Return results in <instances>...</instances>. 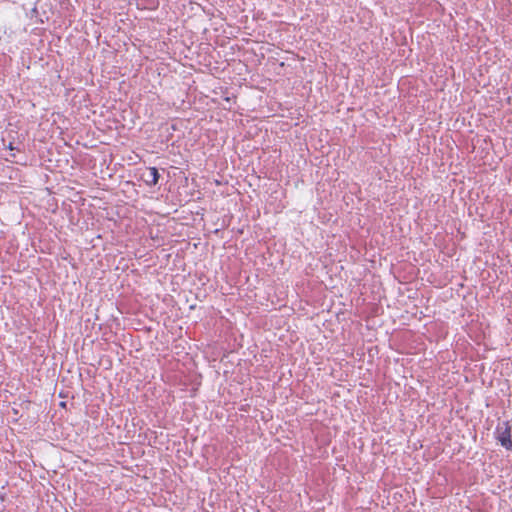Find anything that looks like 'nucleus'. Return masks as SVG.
Here are the masks:
<instances>
[{"instance_id": "1", "label": "nucleus", "mask_w": 512, "mask_h": 512, "mask_svg": "<svg viewBox=\"0 0 512 512\" xmlns=\"http://www.w3.org/2000/svg\"><path fill=\"white\" fill-rule=\"evenodd\" d=\"M497 439L507 450L512 449L511 426L508 422L499 423L496 428Z\"/></svg>"}, {"instance_id": "2", "label": "nucleus", "mask_w": 512, "mask_h": 512, "mask_svg": "<svg viewBox=\"0 0 512 512\" xmlns=\"http://www.w3.org/2000/svg\"><path fill=\"white\" fill-rule=\"evenodd\" d=\"M159 177L160 175L157 168L150 167L148 169V175L145 178V182L150 186H154L158 183Z\"/></svg>"}]
</instances>
